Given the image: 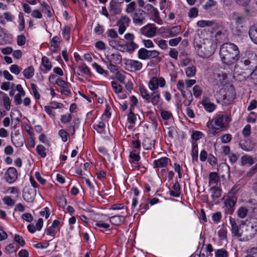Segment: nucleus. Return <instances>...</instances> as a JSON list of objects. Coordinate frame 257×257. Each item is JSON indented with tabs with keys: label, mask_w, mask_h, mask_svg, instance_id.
<instances>
[{
	"label": "nucleus",
	"mask_w": 257,
	"mask_h": 257,
	"mask_svg": "<svg viewBox=\"0 0 257 257\" xmlns=\"http://www.w3.org/2000/svg\"><path fill=\"white\" fill-rule=\"evenodd\" d=\"M245 257H257V247L250 248L249 254Z\"/></svg>",
	"instance_id": "nucleus-64"
},
{
	"label": "nucleus",
	"mask_w": 257,
	"mask_h": 257,
	"mask_svg": "<svg viewBox=\"0 0 257 257\" xmlns=\"http://www.w3.org/2000/svg\"><path fill=\"white\" fill-rule=\"evenodd\" d=\"M79 70L81 72L86 75L90 74V70L85 63H82L81 65L79 66Z\"/></svg>",
	"instance_id": "nucleus-57"
},
{
	"label": "nucleus",
	"mask_w": 257,
	"mask_h": 257,
	"mask_svg": "<svg viewBox=\"0 0 257 257\" xmlns=\"http://www.w3.org/2000/svg\"><path fill=\"white\" fill-rule=\"evenodd\" d=\"M58 231V228H55L52 226H50L47 228L46 233L48 235L54 236Z\"/></svg>",
	"instance_id": "nucleus-59"
},
{
	"label": "nucleus",
	"mask_w": 257,
	"mask_h": 257,
	"mask_svg": "<svg viewBox=\"0 0 257 257\" xmlns=\"http://www.w3.org/2000/svg\"><path fill=\"white\" fill-rule=\"evenodd\" d=\"M125 69L131 72L140 71L143 67V64L141 62L133 59H125Z\"/></svg>",
	"instance_id": "nucleus-8"
},
{
	"label": "nucleus",
	"mask_w": 257,
	"mask_h": 257,
	"mask_svg": "<svg viewBox=\"0 0 257 257\" xmlns=\"http://www.w3.org/2000/svg\"><path fill=\"white\" fill-rule=\"evenodd\" d=\"M194 47L198 55L202 58H208L211 56L216 50L215 43L209 39H205L199 43L194 42Z\"/></svg>",
	"instance_id": "nucleus-3"
},
{
	"label": "nucleus",
	"mask_w": 257,
	"mask_h": 257,
	"mask_svg": "<svg viewBox=\"0 0 257 257\" xmlns=\"http://www.w3.org/2000/svg\"><path fill=\"white\" fill-rule=\"evenodd\" d=\"M122 214L119 215H114L109 218L110 222L116 225H120L123 223L125 220V218L127 215V211L125 212H122Z\"/></svg>",
	"instance_id": "nucleus-12"
},
{
	"label": "nucleus",
	"mask_w": 257,
	"mask_h": 257,
	"mask_svg": "<svg viewBox=\"0 0 257 257\" xmlns=\"http://www.w3.org/2000/svg\"><path fill=\"white\" fill-rule=\"evenodd\" d=\"M185 74L188 77H193L196 74V67L193 65L186 67L184 69Z\"/></svg>",
	"instance_id": "nucleus-30"
},
{
	"label": "nucleus",
	"mask_w": 257,
	"mask_h": 257,
	"mask_svg": "<svg viewBox=\"0 0 257 257\" xmlns=\"http://www.w3.org/2000/svg\"><path fill=\"white\" fill-rule=\"evenodd\" d=\"M105 124L102 120H100L96 124L93 125V128L98 133H103L104 132Z\"/></svg>",
	"instance_id": "nucleus-32"
},
{
	"label": "nucleus",
	"mask_w": 257,
	"mask_h": 257,
	"mask_svg": "<svg viewBox=\"0 0 257 257\" xmlns=\"http://www.w3.org/2000/svg\"><path fill=\"white\" fill-rule=\"evenodd\" d=\"M202 104L204 108L209 112H213L216 108V105L213 103L208 101L207 100H203Z\"/></svg>",
	"instance_id": "nucleus-26"
},
{
	"label": "nucleus",
	"mask_w": 257,
	"mask_h": 257,
	"mask_svg": "<svg viewBox=\"0 0 257 257\" xmlns=\"http://www.w3.org/2000/svg\"><path fill=\"white\" fill-rule=\"evenodd\" d=\"M124 72H118L116 74V79L121 83H125V76Z\"/></svg>",
	"instance_id": "nucleus-61"
},
{
	"label": "nucleus",
	"mask_w": 257,
	"mask_h": 257,
	"mask_svg": "<svg viewBox=\"0 0 257 257\" xmlns=\"http://www.w3.org/2000/svg\"><path fill=\"white\" fill-rule=\"evenodd\" d=\"M139 154V153L137 151H133L131 152L130 157L132 162H138L140 160V157Z\"/></svg>",
	"instance_id": "nucleus-53"
},
{
	"label": "nucleus",
	"mask_w": 257,
	"mask_h": 257,
	"mask_svg": "<svg viewBox=\"0 0 257 257\" xmlns=\"http://www.w3.org/2000/svg\"><path fill=\"white\" fill-rule=\"evenodd\" d=\"M166 84V80L163 77L154 76L150 79L148 83V86L151 91H159V87H164Z\"/></svg>",
	"instance_id": "nucleus-6"
},
{
	"label": "nucleus",
	"mask_w": 257,
	"mask_h": 257,
	"mask_svg": "<svg viewBox=\"0 0 257 257\" xmlns=\"http://www.w3.org/2000/svg\"><path fill=\"white\" fill-rule=\"evenodd\" d=\"M36 194V190L35 189L26 188L23 191V197L27 202L31 203L34 200Z\"/></svg>",
	"instance_id": "nucleus-11"
},
{
	"label": "nucleus",
	"mask_w": 257,
	"mask_h": 257,
	"mask_svg": "<svg viewBox=\"0 0 257 257\" xmlns=\"http://www.w3.org/2000/svg\"><path fill=\"white\" fill-rule=\"evenodd\" d=\"M85 183L90 190V193L92 196H94L97 194L98 192L95 189V184L92 183L88 179H85Z\"/></svg>",
	"instance_id": "nucleus-33"
},
{
	"label": "nucleus",
	"mask_w": 257,
	"mask_h": 257,
	"mask_svg": "<svg viewBox=\"0 0 257 257\" xmlns=\"http://www.w3.org/2000/svg\"><path fill=\"white\" fill-rule=\"evenodd\" d=\"M147 17V13L142 9H138L132 14L133 23L138 26H141L145 23Z\"/></svg>",
	"instance_id": "nucleus-7"
},
{
	"label": "nucleus",
	"mask_w": 257,
	"mask_h": 257,
	"mask_svg": "<svg viewBox=\"0 0 257 257\" xmlns=\"http://www.w3.org/2000/svg\"><path fill=\"white\" fill-rule=\"evenodd\" d=\"M160 114L162 118L164 120H168L172 116V114L168 111L161 109L160 110Z\"/></svg>",
	"instance_id": "nucleus-55"
},
{
	"label": "nucleus",
	"mask_w": 257,
	"mask_h": 257,
	"mask_svg": "<svg viewBox=\"0 0 257 257\" xmlns=\"http://www.w3.org/2000/svg\"><path fill=\"white\" fill-rule=\"evenodd\" d=\"M111 83V86H112L114 92H115V93H116L117 94H119L120 92H122V87L120 85H119V84H118L117 82H116L115 81H112Z\"/></svg>",
	"instance_id": "nucleus-52"
},
{
	"label": "nucleus",
	"mask_w": 257,
	"mask_h": 257,
	"mask_svg": "<svg viewBox=\"0 0 257 257\" xmlns=\"http://www.w3.org/2000/svg\"><path fill=\"white\" fill-rule=\"evenodd\" d=\"M140 93L143 98L147 102L148 100H149L150 94L148 91L144 87H141L140 88Z\"/></svg>",
	"instance_id": "nucleus-41"
},
{
	"label": "nucleus",
	"mask_w": 257,
	"mask_h": 257,
	"mask_svg": "<svg viewBox=\"0 0 257 257\" xmlns=\"http://www.w3.org/2000/svg\"><path fill=\"white\" fill-rule=\"evenodd\" d=\"M107 36L112 39H116L118 38L116 31L113 29H109L106 33Z\"/></svg>",
	"instance_id": "nucleus-44"
},
{
	"label": "nucleus",
	"mask_w": 257,
	"mask_h": 257,
	"mask_svg": "<svg viewBox=\"0 0 257 257\" xmlns=\"http://www.w3.org/2000/svg\"><path fill=\"white\" fill-rule=\"evenodd\" d=\"M11 137V141L14 145L17 147L23 146L24 143V138L22 135L12 133Z\"/></svg>",
	"instance_id": "nucleus-16"
},
{
	"label": "nucleus",
	"mask_w": 257,
	"mask_h": 257,
	"mask_svg": "<svg viewBox=\"0 0 257 257\" xmlns=\"http://www.w3.org/2000/svg\"><path fill=\"white\" fill-rule=\"evenodd\" d=\"M239 239L247 241L253 237L257 232V219L251 218L240 225Z\"/></svg>",
	"instance_id": "nucleus-2"
},
{
	"label": "nucleus",
	"mask_w": 257,
	"mask_h": 257,
	"mask_svg": "<svg viewBox=\"0 0 257 257\" xmlns=\"http://www.w3.org/2000/svg\"><path fill=\"white\" fill-rule=\"evenodd\" d=\"M170 160L166 157H162L154 161L155 168H163L166 167Z\"/></svg>",
	"instance_id": "nucleus-21"
},
{
	"label": "nucleus",
	"mask_w": 257,
	"mask_h": 257,
	"mask_svg": "<svg viewBox=\"0 0 257 257\" xmlns=\"http://www.w3.org/2000/svg\"><path fill=\"white\" fill-rule=\"evenodd\" d=\"M60 43V38L58 36L53 37L51 40V50L55 52L57 51Z\"/></svg>",
	"instance_id": "nucleus-29"
},
{
	"label": "nucleus",
	"mask_w": 257,
	"mask_h": 257,
	"mask_svg": "<svg viewBox=\"0 0 257 257\" xmlns=\"http://www.w3.org/2000/svg\"><path fill=\"white\" fill-rule=\"evenodd\" d=\"M227 78V75L225 73H218L214 74V83L216 85H222L224 84V81Z\"/></svg>",
	"instance_id": "nucleus-20"
},
{
	"label": "nucleus",
	"mask_w": 257,
	"mask_h": 257,
	"mask_svg": "<svg viewBox=\"0 0 257 257\" xmlns=\"http://www.w3.org/2000/svg\"><path fill=\"white\" fill-rule=\"evenodd\" d=\"M137 120L136 115L132 110L127 114V121L131 124H135Z\"/></svg>",
	"instance_id": "nucleus-54"
},
{
	"label": "nucleus",
	"mask_w": 257,
	"mask_h": 257,
	"mask_svg": "<svg viewBox=\"0 0 257 257\" xmlns=\"http://www.w3.org/2000/svg\"><path fill=\"white\" fill-rule=\"evenodd\" d=\"M254 163V160L252 157L248 155H244L241 158V164L242 166H245L248 164L249 166Z\"/></svg>",
	"instance_id": "nucleus-27"
},
{
	"label": "nucleus",
	"mask_w": 257,
	"mask_h": 257,
	"mask_svg": "<svg viewBox=\"0 0 257 257\" xmlns=\"http://www.w3.org/2000/svg\"><path fill=\"white\" fill-rule=\"evenodd\" d=\"M45 150L46 149L43 145H39L36 147V151L37 153L42 158H45L47 154Z\"/></svg>",
	"instance_id": "nucleus-49"
},
{
	"label": "nucleus",
	"mask_w": 257,
	"mask_h": 257,
	"mask_svg": "<svg viewBox=\"0 0 257 257\" xmlns=\"http://www.w3.org/2000/svg\"><path fill=\"white\" fill-rule=\"evenodd\" d=\"M18 178L17 170L14 167H10L7 170L5 175V179L9 183H13Z\"/></svg>",
	"instance_id": "nucleus-10"
},
{
	"label": "nucleus",
	"mask_w": 257,
	"mask_h": 257,
	"mask_svg": "<svg viewBox=\"0 0 257 257\" xmlns=\"http://www.w3.org/2000/svg\"><path fill=\"white\" fill-rule=\"evenodd\" d=\"M229 121L230 119L227 115L219 114L208 122L207 125L208 128L211 130L212 134L216 136L218 133L217 130L224 128L225 125Z\"/></svg>",
	"instance_id": "nucleus-4"
},
{
	"label": "nucleus",
	"mask_w": 257,
	"mask_h": 257,
	"mask_svg": "<svg viewBox=\"0 0 257 257\" xmlns=\"http://www.w3.org/2000/svg\"><path fill=\"white\" fill-rule=\"evenodd\" d=\"M145 9L149 14H151L154 17L156 18L159 17V13L158 11L152 5L150 4H147L145 7Z\"/></svg>",
	"instance_id": "nucleus-23"
},
{
	"label": "nucleus",
	"mask_w": 257,
	"mask_h": 257,
	"mask_svg": "<svg viewBox=\"0 0 257 257\" xmlns=\"http://www.w3.org/2000/svg\"><path fill=\"white\" fill-rule=\"evenodd\" d=\"M212 197L214 198H218L221 196V190L219 188L213 186L211 188Z\"/></svg>",
	"instance_id": "nucleus-40"
},
{
	"label": "nucleus",
	"mask_w": 257,
	"mask_h": 257,
	"mask_svg": "<svg viewBox=\"0 0 257 257\" xmlns=\"http://www.w3.org/2000/svg\"><path fill=\"white\" fill-rule=\"evenodd\" d=\"M217 5V2L213 0L208 1L204 6L205 10H209L211 8L215 7Z\"/></svg>",
	"instance_id": "nucleus-56"
},
{
	"label": "nucleus",
	"mask_w": 257,
	"mask_h": 257,
	"mask_svg": "<svg viewBox=\"0 0 257 257\" xmlns=\"http://www.w3.org/2000/svg\"><path fill=\"white\" fill-rule=\"evenodd\" d=\"M249 35L251 40L257 44V24L252 26L249 29Z\"/></svg>",
	"instance_id": "nucleus-28"
},
{
	"label": "nucleus",
	"mask_w": 257,
	"mask_h": 257,
	"mask_svg": "<svg viewBox=\"0 0 257 257\" xmlns=\"http://www.w3.org/2000/svg\"><path fill=\"white\" fill-rule=\"evenodd\" d=\"M159 55L160 52L157 50H148V59L156 58L161 60V58L159 57Z\"/></svg>",
	"instance_id": "nucleus-45"
},
{
	"label": "nucleus",
	"mask_w": 257,
	"mask_h": 257,
	"mask_svg": "<svg viewBox=\"0 0 257 257\" xmlns=\"http://www.w3.org/2000/svg\"><path fill=\"white\" fill-rule=\"evenodd\" d=\"M237 201V198L231 193H228L227 198L224 201L225 206L229 209L230 213L233 212V209L232 207L234 206Z\"/></svg>",
	"instance_id": "nucleus-13"
},
{
	"label": "nucleus",
	"mask_w": 257,
	"mask_h": 257,
	"mask_svg": "<svg viewBox=\"0 0 257 257\" xmlns=\"http://www.w3.org/2000/svg\"><path fill=\"white\" fill-rule=\"evenodd\" d=\"M157 28L153 24H148L141 29V33L148 38H152L156 35Z\"/></svg>",
	"instance_id": "nucleus-9"
},
{
	"label": "nucleus",
	"mask_w": 257,
	"mask_h": 257,
	"mask_svg": "<svg viewBox=\"0 0 257 257\" xmlns=\"http://www.w3.org/2000/svg\"><path fill=\"white\" fill-rule=\"evenodd\" d=\"M193 95L196 97L200 96L202 93V87L198 85L193 88Z\"/></svg>",
	"instance_id": "nucleus-43"
},
{
	"label": "nucleus",
	"mask_w": 257,
	"mask_h": 257,
	"mask_svg": "<svg viewBox=\"0 0 257 257\" xmlns=\"http://www.w3.org/2000/svg\"><path fill=\"white\" fill-rule=\"evenodd\" d=\"M138 48V45L134 41L127 42L125 44H123L121 52L133 53Z\"/></svg>",
	"instance_id": "nucleus-19"
},
{
	"label": "nucleus",
	"mask_w": 257,
	"mask_h": 257,
	"mask_svg": "<svg viewBox=\"0 0 257 257\" xmlns=\"http://www.w3.org/2000/svg\"><path fill=\"white\" fill-rule=\"evenodd\" d=\"M150 96L149 100L147 102H151L153 105L156 106L159 104L161 100V94L159 91H152Z\"/></svg>",
	"instance_id": "nucleus-15"
},
{
	"label": "nucleus",
	"mask_w": 257,
	"mask_h": 257,
	"mask_svg": "<svg viewBox=\"0 0 257 257\" xmlns=\"http://www.w3.org/2000/svg\"><path fill=\"white\" fill-rule=\"evenodd\" d=\"M218 177L216 173L212 172L209 175V185L210 186H215L218 182Z\"/></svg>",
	"instance_id": "nucleus-35"
},
{
	"label": "nucleus",
	"mask_w": 257,
	"mask_h": 257,
	"mask_svg": "<svg viewBox=\"0 0 257 257\" xmlns=\"http://www.w3.org/2000/svg\"><path fill=\"white\" fill-rule=\"evenodd\" d=\"M121 55L120 54L116 53L108 54L106 56V58L105 61H107V62L119 64L121 62Z\"/></svg>",
	"instance_id": "nucleus-17"
},
{
	"label": "nucleus",
	"mask_w": 257,
	"mask_h": 257,
	"mask_svg": "<svg viewBox=\"0 0 257 257\" xmlns=\"http://www.w3.org/2000/svg\"><path fill=\"white\" fill-rule=\"evenodd\" d=\"M156 43L159 46L160 48L162 49H165L167 48V41L164 40H158L157 39L154 40Z\"/></svg>",
	"instance_id": "nucleus-58"
},
{
	"label": "nucleus",
	"mask_w": 257,
	"mask_h": 257,
	"mask_svg": "<svg viewBox=\"0 0 257 257\" xmlns=\"http://www.w3.org/2000/svg\"><path fill=\"white\" fill-rule=\"evenodd\" d=\"M214 22L212 21L200 20L197 22V25L200 28L210 27L214 24Z\"/></svg>",
	"instance_id": "nucleus-39"
},
{
	"label": "nucleus",
	"mask_w": 257,
	"mask_h": 257,
	"mask_svg": "<svg viewBox=\"0 0 257 257\" xmlns=\"http://www.w3.org/2000/svg\"><path fill=\"white\" fill-rule=\"evenodd\" d=\"M248 210L244 207H240L237 211L238 216L240 218H244L246 217Z\"/></svg>",
	"instance_id": "nucleus-47"
},
{
	"label": "nucleus",
	"mask_w": 257,
	"mask_h": 257,
	"mask_svg": "<svg viewBox=\"0 0 257 257\" xmlns=\"http://www.w3.org/2000/svg\"><path fill=\"white\" fill-rule=\"evenodd\" d=\"M138 57L142 60H147L148 58V50L142 48L138 52Z\"/></svg>",
	"instance_id": "nucleus-34"
},
{
	"label": "nucleus",
	"mask_w": 257,
	"mask_h": 257,
	"mask_svg": "<svg viewBox=\"0 0 257 257\" xmlns=\"http://www.w3.org/2000/svg\"><path fill=\"white\" fill-rule=\"evenodd\" d=\"M177 88L180 91L182 95H184V92H186L185 88L184 82L183 80H179L177 83Z\"/></svg>",
	"instance_id": "nucleus-50"
},
{
	"label": "nucleus",
	"mask_w": 257,
	"mask_h": 257,
	"mask_svg": "<svg viewBox=\"0 0 257 257\" xmlns=\"http://www.w3.org/2000/svg\"><path fill=\"white\" fill-rule=\"evenodd\" d=\"M198 10L196 8L193 7L190 9L188 16L190 18H195L198 16Z\"/></svg>",
	"instance_id": "nucleus-62"
},
{
	"label": "nucleus",
	"mask_w": 257,
	"mask_h": 257,
	"mask_svg": "<svg viewBox=\"0 0 257 257\" xmlns=\"http://www.w3.org/2000/svg\"><path fill=\"white\" fill-rule=\"evenodd\" d=\"M251 132V127L249 124H247L245 126L242 130V135L245 138L248 137Z\"/></svg>",
	"instance_id": "nucleus-63"
},
{
	"label": "nucleus",
	"mask_w": 257,
	"mask_h": 257,
	"mask_svg": "<svg viewBox=\"0 0 257 257\" xmlns=\"http://www.w3.org/2000/svg\"><path fill=\"white\" fill-rule=\"evenodd\" d=\"M256 54L252 51H246L244 56L241 58L240 62L242 64L246 69L252 70L255 65L256 60Z\"/></svg>",
	"instance_id": "nucleus-5"
},
{
	"label": "nucleus",
	"mask_w": 257,
	"mask_h": 257,
	"mask_svg": "<svg viewBox=\"0 0 257 257\" xmlns=\"http://www.w3.org/2000/svg\"><path fill=\"white\" fill-rule=\"evenodd\" d=\"M70 28L68 26H65L62 31V35L64 39L66 40H69L70 39Z\"/></svg>",
	"instance_id": "nucleus-51"
},
{
	"label": "nucleus",
	"mask_w": 257,
	"mask_h": 257,
	"mask_svg": "<svg viewBox=\"0 0 257 257\" xmlns=\"http://www.w3.org/2000/svg\"><path fill=\"white\" fill-rule=\"evenodd\" d=\"M136 4L135 2H131L126 6L125 11L127 13H133L136 10Z\"/></svg>",
	"instance_id": "nucleus-48"
},
{
	"label": "nucleus",
	"mask_w": 257,
	"mask_h": 257,
	"mask_svg": "<svg viewBox=\"0 0 257 257\" xmlns=\"http://www.w3.org/2000/svg\"><path fill=\"white\" fill-rule=\"evenodd\" d=\"M42 64L43 65V66L46 69L47 71L45 72V73H46L47 71L50 70L52 67V65L51 64V62L49 61L48 58L46 56H44L42 57Z\"/></svg>",
	"instance_id": "nucleus-38"
},
{
	"label": "nucleus",
	"mask_w": 257,
	"mask_h": 257,
	"mask_svg": "<svg viewBox=\"0 0 257 257\" xmlns=\"http://www.w3.org/2000/svg\"><path fill=\"white\" fill-rule=\"evenodd\" d=\"M109 9L110 13L113 15L119 14L121 11L119 6L114 1L110 2Z\"/></svg>",
	"instance_id": "nucleus-25"
},
{
	"label": "nucleus",
	"mask_w": 257,
	"mask_h": 257,
	"mask_svg": "<svg viewBox=\"0 0 257 257\" xmlns=\"http://www.w3.org/2000/svg\"><path fill=\"white\" fill-rule=\"evenodd\" d=\"M229 223L231 226V231L232 233H233L234 235L237 236L239 238L240 230V226L238 227L234 218L230 217L229 219Z\"/></svg>",
	"instance_id": "nucleus-22"
},
{
	"label": "nucleus",
	"mask_w": 257,
	"mask_h": 257,
	"mask_svg": "<svg viewBox=\"0 0 257 257\" xmlns=\"http://www.w3.org/2000/svg\"><path fill=\"white\" fill-rule=\"evenodd\" d=\"M24 76L27 79L31 78L34 75V69L33 67L30 66L23 71Z\"/></svg>",
	"instance_id": "nucleus-37"
},
{
	"label": "nucleus",
	"mask_w": 257,
	"mask_h": 257,
	"mask_svg": "<svg viewBox=\"0 0 257 257\" xmlns=\"http://www.w3.org/2000/svg\"><path fill=\"white\" fill-rule=\"evenodd\" d=\"M225 38L224 34L221 31H218L215 33H212L211 39H210L213 41V43H215L216 47H217V43L221 42Z\"/></svg>",
	"instance_id": "nucleus-18"
},
{
	"label": "nucleus",
	"mask_w": 257,
	"mask_h": 257,
	"mask_svg": "<svg viewBox=\"0 0 257 257\" xmlns=\"http://www.w3.org/2000/svg\"><path fill=\"white\" fill-rule=\"evenodd\" d=\"M109 45L112 48L121 51L123 48V44L121 43L120 41L117 39H112L108 41Z\"/></svg>",
	"instance_id": "nucleus-24"
},
{
	"label": "nucleus",
	"mask_w": 257,
	"mask_h": 257,
	"mask_svg": "<svg viewBox=\"0 0 257 257\" xmlns=\"http://www.w3.org/2000/svg\"><path fill=\"white\" fill-rule=\"evenodd\" d=\"M110 227V225L107 223L102 222V221H97L94 227L96 229H98L100 231H102V229H107Z\"/></svg>",
	"instance_id": "nucleus-36"
},
{
	"label": "nucleus",
	"mask_w": 257,
	"mask_h": 257,
	"mask_svg": "<svg viewBox=\"0 0 257 257\" xmlns=\"http://www.w3.org/2000/svg\"><path fill=\"white\" fill-rule=\"evenodd\" d=\"M130 21L131 20L130 18L128 17L124 16L119 20V21L117 22V25L124 26L127 27V26H128V24Z\"/></svg>",
	"instance_id": "nucleus-46"
},
{
	"label": "nucleus",
	"mask_w": 257,
	"mask_h": 257,
	"mask_svg": "<svg viewBox=\"0 0 257 257\" xmlns=\"http://www.w3.org/2000/svg\"><path fill=\"white\" fill-rule=\"evenodd\" d=\"M93 68L96 70V71L99 74L101 75H104L105 76H107L108 74V72L106 71H105L101 66L98 64L97 63H94L92 64Z\"/></svg>",
	"instance_id": "nucleus-42"
},
{
	"label": "nucleus",
	"mask_w": 257,
	"mask_h": 257,
	"mask_svg": "<svg viewBox=\"0 0 257 257\" xmlns=\"http://www.w3.org/2000/svg\"><path fill=\"white\" fill-rule=\"evenodd\" d=\"M181 32L180 26H174L171 28H167L164 32V37L165 38L174 37Z\"/></svg>",
	"instance_id": "nucleus-14"
},
{
	"label": "nucleus",
	"mask_w": 257,
	"mask_h": 257,
	"mask_svg": "<svg viewBox=\"0 0 257 257\" xmlns=\"http://www.w3.org/2000/svg\"><path fill=\"white\" fill-rule=\"evenodd\" d=\"M3 202L9 206H13L15 204V201L8 196H6L3 199Z\"/></svg>",
	"instance_id": "nucleus-60"
},
{
	"label": "nucleus",
	"mask_w": 257,
	"mask_h": 257,
	"mask_svg": "<svg viewBox=\"0 0 257 257\" xmlns=\"http://www.w3.org/2000/svg\"><path fill=\"white\" fill-rule=\"evenodd\" d=\"M184 98L183 103L185 106H189L193 100V96L191 91L189 90L188 92H185L184 95H182Z\"/></svg>",
	"instance_id": "nucleus-31"
},
{
	"label": "nucleus",
	"mask_w": 257,
	"mask_h": 257,
	"mask_svg": "<svg viewBox=\"0 0 257 257\" xmlns=\"http://www.w3.org/2000/svg\"><path fill=\"white\" fill-rule=\"evenodd\" d=\"M238 47L233 43H225L220 48V57L222 62L227 65L235 63L240 58Z\"/></svg>",
	"instance_id": "nucleus-1"
}]
</instances>
